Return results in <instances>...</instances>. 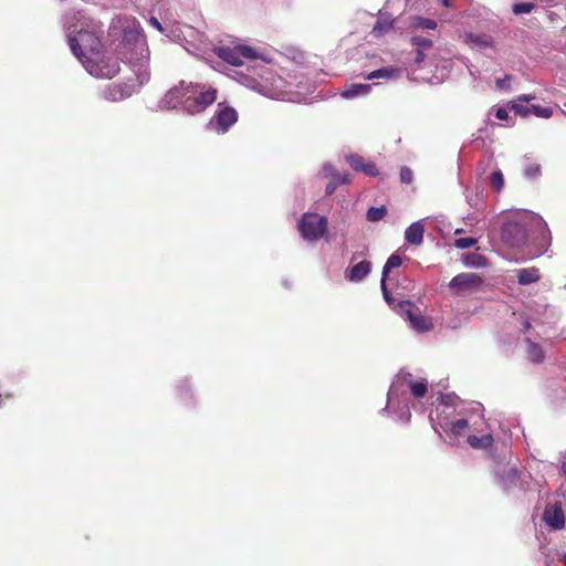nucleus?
<instances>
[{
  "label": "nucleus",
  "mask_w": 566,
  "mask_h": 566,
  "mask_svg": "<svg viewBox=\"0 0 566 566\" xmlns=\"http://www.w3.org/2000/svg\"><path fill=\"white\" fill-rule=\"evenodd\" d=\"M525 342L527 343L528 359L536 364L542 363L545 358L542 347L537 343H535L531 336H526Z\"/></svg>",
  "instance_id": "25"
},
{
  "label": "nucleus",
  "mask_w": 566,
  "mask_h": 566,
  "mask_svg": "<svg viewBox=\"0 0 566 566\" xmlns=\"http://www.w3.org/2000/svg\"><path fill=\"white\" fill-rule=\"evenodd\" d=\"M465 200L468 205L472 208H479L480 205V196L478 192L473 193L468 188L465 189Z\"/></svg>",
  "instance_id": "40"
},
{
  "label": "nucleus",
  "mask_w": 566,
  "mask_h": 566,
  "mask_svg": "<svg viewBox=\"0 0 566 566\" xmlns=\"http://www.w3.org/2000/svg\"><path fill=\"white\" fill-rule=\"evenodd\" d=\"M491 457L494 461L493 474L495 482L505 493L515 488L524 489L523 476H525V473L521 472L515 464L506 462V452L501 454L491 453Z\"/></svg>",
  "instance_id": "6"
},
{
  "label": "nucleus",
  "mask_w": 566,
  "mask_h": 566,
  "mask_svg": "<svg viewBox=\"0 0 566 566\" xmlns=\"http://www.w3.org/2000/svg\"><path fill=\"white\" fill-rule=\"evenodd\" d=\"M478 243L475 238H459L454 241V247L461 250L469 249Z\"/></svg>",
  "instance_id": "36"
},
{
  "label": "nucleus",
  "mask_w": 566,
  "mask_h": 566,
  "mask_svg": "<svg viewBox=\"0 0 566 566\" xmlns=\"http://www.w3.org/2000/svg\"><path fill=\"white\" fill-rule=\"evenodd\" d=\"M532 99H534L533 95L522 94L516 98V101H513L509 104V108L522 117H527L531 115L532 107L525 103H528Z\"/></svg>",
  "instance_id": "22"
},
{
  "label": "nucleus",
  "mask_w": 566,
  "mask_h": 566,
  "mask_svg": "<svg viewBox=\"0 0 566 566\" xmlns=\"http://www.w3.org/2000/svg\"><path fill=\"white\" fill-rule=\"evenodd\" d=\"M186 384H187V380H184L182 384L178 385V387H177V390L180 396H182V391H184L182 385H186Z\"/></svg>",
  "instance_id": "51"
},
{
  "label": "nucleus",
  "mask_w": 566,
  "mask_h": 566,
  "mask_svg": "<svg viewBox=\"0 0 566 566\" xmlns=\"http://www.w3.org/2000/svg\"><path fill=\"white\" fill-rule=\"evenodd\" d=\"M240 77L243 85L271 98H275L277 96L275 90L280 87L279 84L282 82L280 76H275L272 71L265 66L261 67V72L259 73L260 78L244 74H241Z\"/></svg>",
  "instance_id": "8"
},
{
  "label": "nucleus",
  "mask_w": 566,
  "mask_h": 566,
  "mask_svg": "<svg viewBox=\"0 0 566 566\" xmlns=\"http://www.w3.org/2000/svg\"><path fill=\"white\" fill-rule=\"evenodd\" d=\"M399 177L402 184L409 185L413 180V172L409 167L403 166L400 168Z\"/></svg>",
  "instance_id": "39"
},
{
  "label": "nucleus",
  "mask_w": 566,
  "mask_h": 566,
  "mask_svg": "<svg viewBox=\"0 0 566 566\" xmlns=\"http://www.w3.org/2000/svg\"><path fill=\"white\" fill-rule=\"evenodd\" d=\"M149 23H150L154 28H156L158 31L163 32V30H164V29H163V25H161V23H160L156 18L151 17V18L149 19Z\"/></svg>",
  "instance_id": "50"
},
{
  "label": "nucleus",
  "mask_w": 566,
  "mask_h": 566,
  "mask_svg": "<svg viewBox=\"0 0 566 566\" xmlns=\"http://www.w3.org/2000/svg\"><path fill=\"white\" fill-rule=\"evenodd\" d=\"M395 19L392 15L385 11H379L377 21L371 29V34L375 38H380L387 34L394 28Z\"/></svg>",
  "instance_id": "19"
},
{
  "label": "nucleus",
  "mask_w": 566,
  "mask_h": 566,
  "mask_svg": "<svg viewBox=\"0 0 566 566\" xmlns=\"http://www.w3.org/2000/svg\"><path fill=\"white\" fill-rule=\"evenodd\" d=\"M483 277L473 272L457 274L449 282V289L457 296H467L483 290Z\"/></svg>",
  "instance_id": "10"
},
{
  "label": "nucleus",
  "mask_w": 566,
  "mask_h": 566,
  "mask_svg": "<svg viewBox=\"0 0 566 566\" xmlns=\"http://www.w3.org/2000/svg\"><path fill=\"white\" fill-rule=\"evenodd\" d=\"M463 42L469 45L473 50H492L496 51V44L490 34L486 33H475V32H464Z\"/></svg>",
  "instance_id": "15"
},
{
  "label": "nucleus",
  "mask_w": 566,
  "mask_h": 566,
  "mask_svg": "<svg viewBox=\"0 0 566 566\" xmlns=\"http://www.w3.org/2000/svg\"><path fill=\"white\" fill-rule=\"evenodd\" d=\"M238 122L237 111L223 104H218L217 109L207 123V129L217 134H226Z\"/></svg>",
  "instance_id": "11"
},
{
  "label": "nucleus",
  "mask_w": 566,
  "mask_h": 566,
  "mask_svg": "<svg viewBox=\"0 0 566 566\" xmlns=\"http://www.w3.org/2000/svg\"><path fill=\"white\" fill-rule=\"evenodd\" d=\"M402 74V71L398 67L387 66L380 67L368 73L365 78L368 81L382 80L385 82L398 80Z\"/></svg>",
  "instance_id": "20"
},
{
  "label": "nucleus",
  "mask_w": 566,
  "mask_h": 566,
  "mask_svg": "<svg viewBox=\"0 0 566 566\" xmlns=\"http://www.w3.org/2000/svg\"><path fill=\"white\" fill-rule=\"evenodd\" d=\"M371 262L364 259L361 261L356 262L352 266H348L344 272V276L348 282L359 283L369 275V273L371 272Z\"/></svg>",
  "instance_id": "17"
},
{
  "label": "nucleus",
  "mask_w": 566,
  "mask_h": 566,
  "mask_svg": "<svg viewBox=\"0 0 566 566\" xmlns=\"http://www.w3.org/2000/svg\"><path fill=\"white\" fill-rule=\"evenodd\" d=\"M368 255V248L367 245L363 244L358 247V250H356L352 256H350V263L356 262L359 258H366Z\"/></svg>",
  "instance_id": "43"
},
{
  "label": "nucleus",
  "mask_w": 566,
  "mask_h": 566,
  "mask_svg": "<svg viewBox=\"0 0 566 566\" xmlns=\"http://www.w3.org/2000/svg\"><path fill=\"white\" fill-rule=\"evenodd\" d=\"M494 439L493 436L490 433L483 434L481 437L478 436H469L468 437V443L473 449H491L493 446Z\"/></svg>",
  "instance_id": "27"
},
{
  "label": "nucleus",
  "mask_w": 566,
  "mask_h": 566,
  "mask_svg": "<svg viewBox=\"0 0 566 566\" xmlns=\"http://www.w3.org/2000/svg\"><path fill=\"white\" fill-rule=\"evenodd\" d=\"M492 187L499 192L504 187V176L501 170L493 171L490 176Z\"/></svg>",
  "instance_id": "33"
},
{
  "label": "nucleus",
  "mask_w": 566,
  "mask_h": 566,
  "mask_svg": "<svg viewBox=\"0 0 566 566\" xmlns=\"http://www.w3.org/2000/svg\"><path fill=\"white\" fill-rule=\"evenodd\" d=\"M532 111L531 114L535 115L539 118H549L553 115V108L552 107H544L541 105L531 104Z\"/></svg>",
  "instance_id": "32"
},
{
  "label": "nucleus",
  "mask_w": 566,
  "mask_h": 566,
  "mask_svg": "<svg viewBox=\"0 0 566 566\" xmlns=\"http://www.w3.org/2000/svg\"><path fill=\"white\" fill-rule=\"evenodd\" d=\"M386 280H387V279H384V277L381 276V280H380V287H381V292H382V295H384L385 301H386L389 305H394V298L391 297V295H390V293H389V291H388Z\"/></svg>",
  "instance_id": "44"
},
{
  "label": "nucleus",
  "mask_w": 566,
  "mask_h": 566,
  "mask_svg": "<svg viewBox=\"0 0 566 566\" xmlns=\"http://www.w3.org/2000/svg\"><path fill=\"white\" fill-rule=\"evenodd\" d=\"M543 520L553 530L564 528L565 515L560 503L547 505L543 513Z\"/></svg>",
  "instance_id": "18"
},
{
  "label": "nucleus",
  "mask_w": 566,
  "mask_h": 566,
  "mask_svg": "<svg viewBox=\"0 0 566 566\" xmlns=\"http://www.w3.org/2000/svg\"><path fill=\"white\" fill-rule=\"evenodd\" d=\"M118 59L126 63L135 74L137 85L130 83L107 85L102 92V97L109 102H119L130 97L150 80L149 49L139 24L133 22L124 28Z\"/></svg>",
  "instance_id": "2"
},
{
  "label": "nucleus",
  "mask_w": 566,
  "mask_h": 566,
  "mask_svg": "<svg viewBox=\"0 0 566 566\" xmlns=\"http://www.w3.org/2000/svg\"><path fill=\"white\" fill-rule=\"evenodd\" d=\"M492 112L494 113L495 118L501 122H506L510 119V113L507 107L492 108Z\"/></svg>",
  "instance_id": "41"
},
{
  "label": "nucleus",
  "mask_w": 566,
  "mask_h": 566,
  "mask_svg": "<svg viewBox=\"0 0 566 566\" xmlns=\"http://www.w3.org/2000/svg\"><path fill=\"white\" fill-rule=\"evenodd\" d=\"M462 262L467 268L472 269H481L485 268L488 263V259L479 253L470 252L462 256Z\"/></svg>",
  "instance_id": "26"
},
{
  "label": "nucleus",
  "mask_w": 566,
  "mask_h": 566,
  "mask_svg": "<svg viewBox=\"0 0 566 566\" xmlns=\"http://www.w3.org/2000/svg\"><path fill=\"white\" fill-rule=\"evenodd\" d=\"M397 311L409 322L410 327L417 333H424L432 329V323L429 318L419 313V308L409 301H400L397 304Z\"/></svg>",
  "instance_id": "12"
},
{
  "label": "nucleus",
  "mask_w": 566,
  "mask_h": 566,
  "mask_svg": "<svg viewBox=\"0 0 566 566\" xmlns=\"http://www.w3.org/2000/svg\"><path fill=\"white\" fill-rule=\"evenodd\" d=\"M525 177L530 179H535L541 176V167L539 165L532 164L525 167L524 169Z\"/></svg>",
  "instance_id": "38"
},
{
  "label": "nucleus",
  "mask_w": 566,
  "mask_h": 566,
  "mask_svg": "<svg viewBox=\"0 0 566 566\" xmlns=\"http://www.w3.org/2000/svg\"><path fill=\"white\" fill-rule=\"evenodd\" d=\"M442 3H443V6L448 7L449 6V0H443Z\"/></svg>",
  "instance_id": "52"
},
{
  "label": "nucleus",
  "mask_w": 566,
  "mask_h": 566,
  "mask_svg": "<svg viewBox=\"0 0 566 566\" xmlns=\"http://www.w3.org/2000/svg\"><path fill=\"white\" fill-rule=\"evenodd\" d=\"M462 231H463L462 229H457L455 233H461Z\"/></svg>",
  "instance_id": "53"
},
{
  "label": "nucleus",
  "mask_w": 566,
  "mask_h": 566,
  "mask_svg": "<svg viewBox=\"0 0 566 566\" xmlns=\"http://www.w3.org/2000/svg\"><path fill=\"white\" fill-rule=\"evenodd\" d=\"M410 27L419 30H434L437 22L432 19L415 15L410 19Z\"/></svg>",
  "instance_id": "28"
},
{
  "label": "nucleus",
  "mask_w": 566,
  "mask_h": 566,
  "mask_svg": "<svg viewBox=\"0 0 566 566\" xmlns=\"http://www.w3.org/2000/svg\"><path fill=\"white\" fill-rule=\"evenodd\" d=\"M298 230L304 240L318 241L327 231V219L317 213L306 212L298 222Z\"/></svg>",
  "instance_id": "9"
},
{
  "label": "nucleus",
  "mask_w": 566,
  "mask_h": 566,
  "mask_svg": "<svg viewBox=\"0 0 566 566\" xmlns=\"http://www.w3.org/2000/svg\"><path fill=\"white\" fill-rule=\"evenodd\" d=\"M511 80H512V76H510V75H506V76H505V77H503V78H497V80H496V87H497L499 90H505V88H507V87H509V84H510V82H511Z\"/></svg>",
  "instance_id": "47"
},
{
  "label": "nucleus",
  "mask_w": 566,
  "mask_h": 566,
  "mask_svg": "<svg viewBox=\"0 0 566 566\" xmlns=\"http://www.w3.org/2000/svg\"><path fill=\"white\" fill-rule=\"evenodd\" d=\"M459 400V397L455 394H446L441 395L440 397V403L437 407V416L436 418L430 416V421L432 422V419L437 423L440 418H446V416H449V420L453 419V415L457 412V402Z\"/></svg>",
  "instance_id": "16"
},
{
  "label": "nucleus",
  "mask_w": 566,
  "mask_h": 566,
  "mask_svg": "<svg viewBox=\"0 0 566 566\" xmlns=\"http://www.w3.org/2000/svg\"><path fill=\"white\" fill-rule=\"evenodd\" d=\"M546 566H552V564L547 562V563H546Z\"/></svg>",
  "instance_id": "54"
},
{
  "label": "nucleus",
  "mask_w": 566,
  "mask_h": 566,
  "mask_svg": "<svg viewBox=\"0 0 566 566\" xmlns=\"http://www.w3.org/2000/svg\"><path fill=\"white\" fill-rule=\"evenodd\" d=\"M213 52L224 62L240 66L244 60H262L263 62L271 63L273 60L265 50H258L249 45H219L213 49Z\"/></svg>",
  "instance_id": "7"
},
{
  "label": "nucleus",
  "mask_w": 566,
  "mask_h": 566,
  "mask_svg": "<svg viewBox=\"0 0 566 566\" xmlns=\"http://www.w3.org/2000/svg\"><path fill=\"white\" fill-rule=\"evenodd\" d=\"M63 28L72 53L87 73L112 78L119 72L118 62L103 54L104 32L99 22L80 10H72L63 15Z\"/></svg>",
  "instance_id": "1"
},
{
  "label": "nucleus",
  "mask_w": 566,
  "mask_h": 566,
  "mask_svg": "<svg viewBox=\"0 0 566 566\" xmlns=\"http://www.w3.org/2000/svg\"><path fill=\"white\" fill-rule=\"evenodd\" d=\"M360 172H364L366 176H369V177H376L379 174L376 165L371 161H366L365 165L363 166Z\"/></svg>",
  "instance_id": "42"
},
{
  "label": "nucleus",
  "mask_w": 566,
  "mask_h": 566,
  "mask_svg": "<svg viewBox=\"0 0 566 566\" xmlns=\"http://www.w3.org/2000/svg\"><path fill=\"white\" fill-rule=\"evenodd\" d=\"M515 276L521 285H528L541 279L539 270L534 266L515 270Z\"/></svg>",
  "instance_id": "24"
},
{
  "label": "nucleus",
  "mask_w": 566,
  "mask_h": 566,
  "mask_svg": "<svg viewBox=\"0 0 566 566\" xmlns=\"http://www.w3.org/2000/svg\"><path fill=\"white\" fill-rule=\"evenodd\" d=\"M395 403H398V405L402 403L403 405L398 411H396L398 420L403 421V422H408L410 420V418H411V412H410V410L408 408L407 401L398 402L396 400Z\"/></svg>",
  "instance_id": "37"
},
{
  "label": "nucleus",
  "mask_w": 566,
  "mask_h": 566,
  "mask_svg": "<svg viewBox=\"0 0 566 566\" xmlns=\"http://www.w3.org/2000/svg\"><path fill=\"white\" fill-rule=\"evenodd\" d=\"M217 98V90L198 83L180 81L159 101L161 109L180 108L195 115L203 112Z\"/></svg>",
  "instance_id": "4"
},
{
  "label": "nucleus",
  "mask_w": 566,
  "mask_h": 566,
  "mask_svg": "<svg viewBox=\"0 0 566 566\" xmlns=\"http://www.w3.org/2000/svg\"><path fill=\"white\" fill-rule=\"evenodd\" d=\"M337 187H338V182H335L334 180L329 181L325 187V195L332 196L335 192Z\"/></svg>",
  "instance_id": "49"
},
{
  "label": "nucleus",
  "mask_w": 566,
  "mask_h": 566,
  "mask_svg": "<svg viewBox=\"0 0 566 566\" xmlns=\"http://www.w3.org/2000/svg\"><path fill=\"white\" fill-rule=\"evenodd\" d=\"M346 160L348 163V165L355 170V171H360L363 166L365 165V159L359 156V155H356V154H353V155H349L346 157Z\"/></svg>",
  "instance_id": "34"
},
{
  "label": "nucleus",
  "mask_w": 566,
  "mask_h": 566,
  "mask_svg": "<svg viewBox=\"0 0 566 566\" xmlns=\"http://www.w3.org/2000/svg\"><path fill=\"white\" fill-rule=\"evenodd\" d=\"M407 389L415 398H422L428 391V381L426 378L413 379L412 374L401 370L388 390V402L382 411H386L389 406H394L396 400L398 402L408 401Z\"/></svg>",
  "instance_id": "5"
},
{
  "label": "nucleus",
  "mask_w": 566,
  "mask_h": 566,
  "mask_svg": "<svg viewBox=\"0 0 566 566\" xmlns=\"http://www.w3.org/2000/svg\"><path fill=\"white\" fill-rule=\"evenodd\" d=\"M410 42L416 50H429L432 46V40L421 35L411 36Z\"/></svg>",
  "instance_id": "31"
},
{
  "label": "nucleus",
  "mask_w": 566,
  "mask_h": 566,
  "mask_svg": "<svg viewBox=\"0 0 566 566\" xmlns=\"http://www.w3.org/2000/svg\"><path fill=\"white\" fill-rule=\"evenodd\" d=\"M424 226L422 221L412 222L405 231V240L411 245H420L423 241Z\"/></svg>",
  "instance_id": "21"
},
{
  "label": "nucleus",
  "mask_w": 566,
  "mask_h": 566,
  "mask_svg": "<svg viewBox=\"0 0 566 566\" xmlns=\"http://www.w3.org/2000/svg\"><path fill=\"white\" fill-rule=\"evenodd\" d=\"M534 9V4L532 2H517L512 7V11L514 14H526L530 13Z\"/></svg>",
  "instance_id": "35"
},
{
  "label": "nucleus",
  "mask_w": 566,
  "mask_h": 566,
  "mask_svg": "<svg viewBox=\"0 0 566 566\" xmlns=\"http://www.w3.org/2000/svg\"><path fill=\"white\" fill-rule=\"evenodd\" d=\"M501 239L511 248L533 245L542 254L551 243V232L539 214L521 211L511 214L503 222Z\"/></svg>",
  "instance_id": "3"
},
{
  "label": "nucleus",
  "mask_w": 566,
  "mask_h": 566,
  "mask_svg": "<svg viewBox=\"0 0 566 566\" xmlns=\"http://www.w3.org/2000/svg\"><path fill=\"white\" fill-rule=\"evenodd\" d=\"M468 426V420L464 418L449 420V416H446L443 419L440 418L437 423L432 419V428L439 434L443 431L447 434L458 437L464 432Z\"/></svg>",
  "instance_id": "14"
},
{
  "label": "nucleus",
  "mask_w": 566,
  "mask_h": 566,
  "mask_svg": "<svg viewBox=\"0 0 566 566\" xmlns=\"http://www.w3.org/2000/svg\"><path fill=\"white\" fill-rule=\"evenodd\" d=\"M370 84L353 83L346 86L342 92L340 96L345 99H354L360 96H366L370 93Z\"/></svg>",
  "instance_id": "23"
},
{
  "label": "nucleus",
  "mask_w": 566,
  "mask_h": 566,
  "mask_svg": "<svg viewBox=\"0 0 566 566\" xmlns=\"http://www.w3.org/2000/svg\"><path fill=\"white\" fill-rule=\"evenodd\" d=\"M526 307L530 312V317H525L522 323L524 333H528L531 329L530 318L543 324L553 323L557 318L555 307L545 302H531Z\"/></svg>",
  "instance_id": "13"
},
{
  "label": "nucleus",
  "mask_w": 566,
  "mask_h": 566,
  "mask_svg": "<svg viewBox=\"0 0 566 566\" xmlns=\"http://www.w3.org/2000/svg\"><path fill=\"white\" fill-rule=\"evenodd\" d=\"M336 171L337 170L335 169V167L332 164L326 163L323 165L321 174L326 178L327 177L333 178L334 176H336Z\"/></svg>",
  "instance_id": "45"
},
{
  "label": "nucleus",
  "mask_w": 566,
  "mask_h": 566,
  "mask_svg": "<svg viewBox=\"0 0 566 566\" xmlns=\"http://www.w3.org/2000/svg\"><path fill=\"white\" fill-rule=\"evenodd\" d=\"M401 263H402V259H401V256L399 254H397V253L391 254L387 259V261H386V263H385V265L382 268L381 276L384 279H387L388 277V273L390 272V270L399 268L401 265Z\"/></svg>",
  "instance_id": "29"
},
{
  "label": "nucleus",
  "mask_w": 566,
  "mask_h": 566,
  "mask_svg": "<svg viewBox=\"0 0 566 566\" xmlns=\"http://www.w3.org/2000/svg\"><path fill=\"white\" fill-rule=\"evenodd\" d=\"M387 213V209L385 206L381 207H370L367 210L366 219L369 222H377L380 221Z\"/></svg>",
  "instance_id": "30"
},
{
  "label": "nucleus",
  "mask_w": 566,
  "mask_h": 566,
  "mask_svg": "<svg viewBox=\"0 0 566 566\" xmlns=\"http://www.w3.org/2000/svg\"><path fill=\"white\" fill-rule=\"evenodd\" d=\"M424 51L423 50H416V55L412 60V64L416 66H419L424 61Z\"/></svg>",
  "instance_id": "48"
},
{
  "label": "nucleus",
  "mask_w": 566,
  "mask_h": 566,
  "mask_svg": "<svg viewBox=\"0 0 566 566\" xmlns=\"http://www.w3.org/2000/svg\"><path fill=\"white\" fill-rule=\"evenodd\" d=\"M332 180H334L335 182H338V186H339V185L348 184L350 181V177L347 174H339L336 171V176H334L332 178Z\"/></svg>",
  "instance_id": "46"
}]
</instances>
